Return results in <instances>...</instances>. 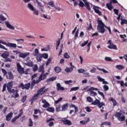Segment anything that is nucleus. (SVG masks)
Instances as JSON below:
<instances>
[{
	"instance_id": "1",
	"label": "nucleus",
	"mask_w": 127,
	"mask_h": 127,
	"mask_svg": "<svg viewBox=\"0 0 127 127\" xmlns=\"http://www.w3.org/2000/svg\"><path fill=\"white\" fill-rule=\"evenodd\" d=\"M97 23L98 25L97 26V29L99 33H102V34H104L105 32L106 31V29L105 28H107L109 31L110 34H112V31L111 30L110 27L107 26L102 20L97 19Z\"/></svg>"
},
{
	"instance_id": "2",
	"label": "nucleus",
	"mask_w": 127,
	"mask_h": 127,
	"mask_svg": "<svg viewBox=\"0 0 127 127\" xmlns=\"http://www.w3.org/2000/svg\"><path fill=\"white\" fill-rule=\"evenodd\" d=\"M12 86H13V82L10 81L7 84V90L10 94L15 93V94H13L11 95V98H14V99H16V98H18L19 97V94H18V90H14V89H11L12 88Z\"/></svg>"
},
{
	"instance_id": "3",
	"label": "nucleus",
	"mask_w": 127,
	"mask_h": 127,
	"mask_svg": "<svg viewBox=\"0 0 127 127\" xmlns=\"http://www.w3.org/2000/svg\"><path fill=\"white\" fill-rule=\"evenodd\" d=\"M1 70L3 76H5L6 79L7 80H12L14 78L12 72L10 71L7 72L4 68H1Z\"/></svg>"
},
{
	"instance_id": "4",
	"label": "nucleus",
	"mask_w": 127,
	"mask_h": 127,
	"mask_svg": "<svg viewBox=\"0 0 127 127\" xmlns=\"http://www.w3.org/2000/svg\"><path fill=\"white\" fill-rule=\"evenodd\" d=\"M123 113H125L124 112L120 110V112H117L116 114H115V116L116 117V118H117V120L119 122H124L126 120V116L123 115Z\"/></svg>"
},
{
	"instance_id": "5",
	"label": "nucleus",
	"mask_w": 127,
	"mask_h": 127,
	"mask_svg": "<svg viewBox=\"0 0 127 127\" xmlns=\"http://www.w3.org/2000/svg\"><path fill=\"white\" fill-rule=\"evenodd\" d=\"M30 86H31V84L30 83H26L25 85L23 84V83L21 82L19 84V88H21L22 90H29V88H30Z\"/></svg>"
},
{
	"instance_id": "6",
	"label": "nucleus",
	"mask_w": 127,
	"mask_h": 127,
	"mask_svg": "<svg viewBox=\"0 0 127 127\" xmlns=\"http://www.w3.org/2000/svg\"><path fill=\"white\" fill-rule=\"evenodd\" d=\"M107 44H109V45L107 46L108 48H109V49H114V50H118L117 45L113 44L112 40H108Z\"/></svg>"
},
{
	"instance_id": "7",
	"label": "nucleus",
	"mask_w": 127,
	"mask_h": 127,
	"mask_svg": "<svg viewBox=\"0 0 127 127\" xmlns=\"http://www.w3.org/2000/svg\"><path fill=\"white\" fill-rule=\"evenodd\" d=\"M0 43L3 44V45H6L7 47H10L12 48H16V44H13L11 43H6L5 42L1 41L0 40Z\"/></svg>"
},
{
	"instance_id": "8",
	"label": "nucleus",
	"mask_w": 127,
	"mask_h": 127,
	"mask_svg": "<svg viewBox=\"0 0 127 127\" xmlns=\"http://www.w3.org/2000/svg\"><path fill=\"white\" fill-rule=\"evenodd\" d=\"M16 67H17V69L21 75H22V74H24V68L21 66V65H20V64L19 63H17L16 64Z\"/></svg>"
},
{
	"instance_id": "9",
	"label": "nucleus",
	"mask_w": 127,
	"mask_h": 127,
	"mask_svg": "<svg viewBox=\"0 0 127 127\" xmlns=\"http://www.w3.org/2000/svg\"><path fill=\"white\" fill-rule=\"evenodd\" d=\"M112 3H118V1L117 0H111L109 3L106 4V6L109 10H112L114 8Z\"/></svg>"
},
{
	"instance_id": "10",
	"label": "nucleus",
	"mask_w": 127,
	"mask_h": 127,
	"mask_svg": "<svg viewBox=\"0 0 127 127\" xmlns=\"http://www.w3.org/2000/svg\"><path fill=\"white\" fill-rule=\"evenodd\" d=\"M36 2L38 5V8L40 9L42 12H44V5L40 1H38V0H36Z\"/></svg>"
},
{
	"instance_id": "11",
	"label": "nucleus",
	"mask_w": 127,
	"mask_h": 127,
	"mask_svg": "<svg viewBox=\"0 0 127 127\" xmlns=\"http://www.w3.org/2000/svg\"><path fill=\"white\" fill-rule=\"evenodd\" d=\"M61 122H62L64 125H67V126H72V123L71 121L68 120L67 118H64L62 119Z\"/></svg>"
},
{
	"instance_id": "12",
	"label": "nucleus",
	"mask_w": 127,
	"mask_h": 127,
	"mask_svg": "<svg viewBox=\"0 0 127 127\" xmlns=\"http://www.w3.org/2000/svg\"><path fill=\"white\" fill-rule=\"evenodd\" d=\"M47 78V76L43 74V71L39 76L38 79H37V83H40L41 81H43L44 80H45V79H46Z\"/></svg>"
},
{
	"instance_id": "13",
	"label": "nucleus",
	"mask_w": 127,
	"mask_h": 127,
	"mask_svg": "<svg viewBox=\"0 0 127 127\" xmlns=\"http://www.w3.org/2000/svg\"><path fill=\"white\" fill-rule=\"evenodd\" d=\"M20 112H21V113L19 114H18L17 116L15 117L11 120V122L12 123V124L15 123V122L16 121V120H17V119H19V118H20V117L22 116V114H23V112H22V109L20 110Z\"/></svg>"
},
{
	"instance_id": "14",
	"label": "nucleus",
	"mask_w": 127,
	"mask_h": 127,
	"mask_svg": "<svg viewBox=\"0 0 127 127\" xmlns=\"http://www.w3.org/2000/svg\"><path fill=\"white\" fill-rule=\"evenodd\" d=\"M99 7L97 6H93V9H94L95 13H97L99 15H102V12L99 10Z\"/></svg>"
},
{
	"instance_id": "15",
	"label": "nucleus",
	"mask_w": 127,
	"mask_h": 127,
	"mask_svg": "<svg viewBox=\"0 0 127 127\" xmlns=\"http://www.w3.org/2000/svg\"><path fill=\"white\" fill-rule=\"evenodd\" d=\"M12 116H13V113L12 112H10L6 116V121L7 122H9L11 120V118H12Z\"/></svg>"
},
{
	"instance_id": "16",
	"label": "nucleus",
	"mask_w": 127,
	"mask_h": 127,
	"mask_svg": "<svg viewBox=\"0 0 127 127\" xmlns=\"http://www.w3.org/2000/svg\"><path fill=\"white\" fill-rule=\"evenodd\" d=\"M68 108H69V103H66L65 104H64L62 106V111L65 112L68 110Z\"/></svg>"
},
{
	"instance_id": "17",
	"label": "nucleus",
	"mask_w": 127,
	"mask_h": 127,
	"mask_svg": "<svg viewBox=\"0 0 127 127\" xmlns=\"http://www.w3.org/2000/svg\"><path fill=\"white\" fill-rule=\"evenodd\" d=\"M8 56H9V52L7 51L4 52V53L1 55V57L3 58V59H5V58H7Z\"/></svg>"
},
{
	"instance_id": "18",
	"label": "nucleus",
	"mask_w": 127,
	"mask_h": 127,
	"mask_svg": "<svg viewBox=\"0 0 127 127\" xmlns=\"http://www.w3.org/2000/svg\"><path fill=\"white\" fill-rule=\"evenodd\" d=\"M36 56V60L37 62H41L42 60V58H43V55H42V54H39Z\"/></svg>"
},
{
	"instance_id": "19",
	"label": "nucleus",
	"mask_w": 127,
	"mask_h": 127,
	"mask_svg": "<svg viewBox=\"0 0 127 127\" xmlns=\"http://www.w3.org/2000/svg\"><path fill=\"white\" fill-rule=\"evenodd\" d=\"M29 54H30V53H20L19 56L20 58H25V57H26L27 56H28Z\"/></svg>"
},
{
	"instance_id": "20",
	"label": "nucleus",
	"mask_w": 127,
	"mask_h": 127,
	"mask_svg": "<svg viewBox=\"0 0 127 127\" xmlns=\"http://www.w3.org/2000/svg\"><path fill=\"white\" fill-rule=\"evenodd\" d=\"M5 24L7 28H9V29H14V26L11 25L10 23L8 21H6L5 22Z\"/></svg>"
},
{
	"instance_id": "21",
	"label": "nucleus",
	"mask_w": 127,
	"mask_h": 127,
	"mask_svg": "<svg viewBox=\"0 0 127 127\" xmlns=\"http://www.w3.org/2000/svg\"><path fill=\"white\" fill-rule=\"evenodd\" d=\"M109 101L112 102L113 103V106L115 107L118 105V102L116 101V99H114L113 97H110L109 98Z\"/></svg>"
},
{
	"instance_id": "22",
	"label": "nucleus",
	"mask_w": 127,
	"mask_h": 127,
	"mask_svg": "<svg viewBox=\"0 0 127 127\" xmlns=\"http://www.w3.org/2000/svg\"><path fill=\"white\" fill-rule=\"evenodd\" d=\"M57 91H60V90L61 91H64L65 88L64 87L61 86V84L59 83L57 84Z\"/></svg>"
},
{
	"instance_id": "23",
	"label": "nucleus",
	"mask_w": 127,
	"mask_h": 127,
	"mask_svg": "<svg viewBox=\"0 0 127 127\" xmlns=\"http://www.w3.org/2000/svg\"><path fill=\"white\" fill-rule=\"evenodd\" d=\"M85 3V6L87 10H91V8L90 7V4L87 2V0H83Z\"/></svg>"
},
{
	"instance_id": "24",
	"label": "nucleus",
	"mask_w": 127,
	"mask_h": 127,
	"mask_svg": "<svg viewBox=\"0 0 127 127\" xmlns=\"http://www.w3.org/2000/svg\"><path fill=\"white\" fill-rule=\"evenodd\" d=\"M97 79L99 82H102L103 84H109V83L108 82H107L105 80V79H104L99 76H97Z\"/></svg>"
},
{
	"instance_id": "25",
	"label": "nucleus",
	"mask_w": 127,
	"mask_h": 127,
	"mask_svg": "<svg viewBox=\"0 0 127 127\" xmlns=\"http://www.w3.org/2000/svg\"><path fill=\"white\" fill-rule=\"evenodd\" d=\"M44 89H45V87H42L41 88H40L37 92V94H38V95H43L44 93H43L44 92Z\"/></svg>"
},
{
	"instance_id": "26",
	"label": "nucleus",
	"mask_w": 127,
	"mask_h": 127,
	"mask_svg": "<svg viewBox=\"0 0 127 127\" xmlns=\"http://www.w3.org/2000/svg\"><path fill=\"white\" fill-rule=\"evenodd\" d=\"M27 7L29 8V9H30V10H31V11H32L34 10V9H35V8H34V7L32 5V4H31L30 3H28Z\"/></svg>"
},
{
	"instance_id": "27",
	"label": "nucleus",
	"mask_w": 127,
	"mask_h": 127,
	"mask_svg": "<svg viewBox=\"0 0 127 127\" xmlns=\"http://www.w3.org/2000/svg\"><path fill=\"white\" fill-rule=\"evenodd\" d=\"M39 97V95L37 93L33 95V96L31 98V100H32V101H36V100L38 99Z\"/></svg>"
},
{
	"instance_id": "28",
	"label": "nucleus",
	"mask_w": 127,
	"mask_h": 127,
	"mask_svg": "<svg viewBox=\"0 0 127 127\" xmlns=\"http://www.w3.org/2000/svg\"><path fill=\"white\" fill-rule=\"evenodd\" d=\"M88 92H90V96L91 97H95V96H97V92H94V91L92 90H87Z\"/></svg>"
},
{
	"instance_id": "29",
	"label": "nucleus",
	"mask_w": 127,
	"mask_h": 127,
	"mask_svg": "<svg viewBox=\"0 0 127 127\" xmlns=\"http://www.w3.org/2000/svg\"><path fill=\"white\" fill-rule=\"evenodd\" d=\"M90 122V119L87 118V120H83L80 122V123L81 124V125H86L88 124Z\"/></svg>"
},
{
	"instance_id": "30",
	"label": "nucleus",
	"mask_w": 127,
	"mask_h": 127,
	"mask_svg": "<svg viewBox=\"0 0 127 127\" xmlns=\"http://www.w3.org/2000/svg\"><path fill=\"white\" fill-rule=\"evenodd\" d=\"M26 66H28V67H32L33 66V63L31 61H29L27 63H25Z\"/></svg>"
},
{
	"instance_id": "31",
	"label": "nucleus",
	"mask_w": 127,
	"mask_h": 127,
	"mask_svg": "<svg viewBox=\"0 0 127 127\" xmlns=\"http://www.w3.org/2000/svg\"><path fill=\"white\" fill-rule=\"evenodd\" d=\"M39 72H44V64H42L41 65H40L39 68Z\"/></svg>"
},
{
	"instance_id": "32",
	"label": "nucleus",
	"mask_w": 127,
	"mask_h": 127,
	"mask_svg": "<svg viewBox=\"0 0 127 127\" xmlns=\"http://www.w3.org/2000/svg\"><path fill=\"white\" fill-rule=\"evenodd\" d=\"M106 125H107L108 126H109L110 127H111V126H112V124L111 123V122L107 121V122H103L101 125V127H103V126H106Z\"/></svg>"
},
{
	"instance_id": "33",
	"label": "nucleus",
	"mask_w": 127,
	"mask_h": 127,
	"mask_svg": "<svg viewBox=\"0 0 127 127\" xmlns=\"http://www.w3.org/2000/svg\"><path fill=\"white\" fill-rule=\"evenodd\" d=\"M47 112H50V113H54L55 112V110L54 109V107H49L46 109Z\"/></svg>"
},
{
	"instance_id": "34",
	"label": "nucleus",
	"mask_w": 127,
	"mask_h": 127,
	"mask_svg": "<svg viewBox=\"0 0 127 127\" xmlns=\"http://www.w3.org/2000/svg\"><path fill=\"white\" fill-rule=\"evenodd\" d=\"M54 70L56 73H60L61 72V67H59V66H56L54 68Z\"/></svg>"
},
{
	"instance_id": "35",
	"label": "nucleus",
	"mask_w": 127,
	"mask_h": 127,
	"mask_svg": "<svg viewBox=\"0 0 127 127\" xmlns=\"http://www.w3.org/2000/svg\"><path fill=\"white\" fill-rule=\"evenodd\" d=\"M99 104H100V100L97 99H96V100H95L92 103V105H93L94 106H96L97 105L98 106Z\"/></svg>"
},
{
	"instance_id": "36",
	"label": "nucleus",
	"mask_w": 127,
	"mask_h": 127,
	"mask_svg": "<svg viewBox=\"0 0 127 127\" xmlns=\"http://www.w3.org/2000/svg\"><path fill=\"white\" fill-rule=\"evenodd\" d=\"M116 68H117V69H118L119 70H124L125 66L119 64L116 66Z\"/></svg>"
},
{
	"instance_id": "37",
	"label": "nucleus",
	"mask_w": 127,
	"mask_h": 127,
	"mask_svg": "<svg viewBox=\"0 0 127 127\" xmlns=\"http://www.w3.org/2000/svg\"><path fill=\"white\" fill-rule=\"evenodd\" d=\"M50 50V46L48 45L44 48L41 49V51H49Z\"/></svg>"
},
{
	"instance_id": "38",
	"label": "nucleus",
	"mask_w": 127,
	"mask_h": 127,
	"mask_svg": "<svg viewBox=\"0 0 127 127\" xmlns=\"http://www.w3.org/2000/svg\"><path fill=\"white\" fill-rule=\"evenodd\" d=\"M65 72H66V73H70L71 72H72V71H73V68L70 67H66L65 70H64Z\"/></svg>"
},
{
	"instance_id": "39",
	"label": "nucleus",
	"mask_w": 127,
	"mask_h": 127,
	"mask_svg": "<svg viewBox=\"0 0 127 127\" xmlns=\"http://www.w3.org/2000/svg\"><path fill=\"white\" fill-rule=\"evenodd\" d=\"M121 25H124V24H127V19H124L123 18H121Z\"/></svg>"
},
{
	"instance_id": "40",
	"label": "nucleus",
	"mask_w": 127,
	"mask_h": 127,
	"mask_svg": "<svg viewBox=\"0 0 127 127\" xmlns=\"http://www.w3.org/2000/svg\"><path fill=\"white\" fill-rule=\"evenodd\" d=\"M97 69L99 71H102V72H103V73H105V74L109 73V71L105 69V68H101L100 67H97Z\"/></svg>"
},
{
	"instance_id": "41",
	"label": "nucleus",
	"mask_w": 127,
	"mask_h": 127,
	"mask_svg": "<svg viewBox=\"0 0 127 127\" xmlns=\"http://www.w3.org/2000/svg\"><path fill=\"white\" fill-rule=\"evenodd\" d=\"M28 126L29 127H33V122H32V119H31V118H30L29 120V124Z\"/></svg>"
},
{
	"instance_id": "42",
	"label": "nucleus",
	"mask_w": 127,
	"mask_h": 127,
	"mask_svg": "<svg viewBox=\"0 0 127 127\" xmlns=\"http://www.w3.org/2000/svg\"><path fill=\"white\" fill-rule=\"evenodd\" d=\"M55 80H56V77H52L48 78L47 80V82L48 83L49 82H52L53 81H55Z\"/></svg>"
},
{
	"instance_id": "43",
	"label": "nucleus",
	"mask_w": 127,
	"mask_h": 127,
	"mask_svg": "<svg viewBox=\"0 0 127 127\" xmlns=\"http://www.w3.org/2000/svg\"><path fill=\"white\" fill-rule=\"evenodd\" d=\"M62 108V106L61 105H59L58 107H56V111L58 113L59 112H61V109Z\"/></svg>"
},
{
	"instance_id": "44",
	"label": "nucleus",
	"mask_w": 127,
	"mask_h": 127,
	"mask_svg": "<svg viewBox=\"0 0 127 127\" xmlns=\"http://www.w3.org/2000/svg\"><path fill=\"white\" fill-rule=\"evenodd\" d=\"M48 4L52 7H55V4L53 2V1H50L48 2Z\"/></svg>"
},
{
	"instance_id": "45",
	"label": "nucleus",
	"mask_w": 127,
	"mask_h": 127,
	"mask_svg": "<svg viewBox=\"0 0 127 127\" xmlns=\"http://www.w3.org/2000/svg\"><path fill=\"white\" fill-rule=\"evenodd\" d=\"M103 106H105V103L104 102H102L101 103V102H99V104L97 106V107L101 109V108H103Z\"/></svg>"
},
{
	"instance_id": "46",
	"label": "nucleus",
	"mask_w": 127,
	"mask_h": 127,
	"mask_svg": "<svg viewBox=\"0 0 127 127\" xmlns=\"http://www.w3.org/2000/svg\"><path fill=\"white\" fill-rule=\"evenodd\" d=\"M88 42H89V40H87L86 41H84L83 43H82L80 45L81 47H84V46H86V45H87Z\"/></svg>"
},
{
	"instance_id": "47",
	"label": "nucleus",
	"mask_w": 127,
	"mask_h": 127,
	"mask_svg": "<svg viewBox=\"0 0 127 127\" xmlns=\"http://www.w3.org/2000/svg\"><path fill=\"white\" fill-rule=\"evenodd\" d=\"M34 52L35 53L33 54V55L34 56H37L38 54H39V51L38 50V49H35Z\"/></svg>"
},
{
	"instance_id": "48",
	"label": "nucleus",
	"mask_w": 127,
	"mask_h": 127,
	"mask_svg": "<svg viewBox=\"0 0 127 127\" xmlns=\"http://www.w3.org/2000/svg\"><path fill=\"white\" fill-rule=\"evenodd\" d=\"M105 61H108V62H113V61H114L113 60H112V58L108 57L105 58Z\"/></svg>"
},
{
	"instance_id": "49",
	"label": "nucleus",
	"mask_w": 127,
	"mask_h": 127,
	"mask_svg": "<svg viewBox=\"0 0 127 127\" xmlns=\"http://www.w3.org/2000/svg\"><path fill=\"white\" fill-rule=\"evenodd\" d=\"M43 108H49V107H50V104H49V103L48 102H46V103H45L43 106H42Z\"/></svg>"
},
{
	"instance_id": "50",
	"label": "nucleus",
	"mask_w": 127,
	"mask_h": 127,
	"mask_svg": "<svg viewBox=\"0 0 127 127\" xmlns=\"http://www.w3.org/2000/svg\"><path fill=\"white\" fill-rule=\"evenodd\" d=\"M0 20L1 21H3L4 20H6V18H5L2 14L0 15Z\"/></svg>"
},
{
	"instance_id": "51",
	"label": "nucleus",
	"mask_w": 127,
	"mask_h": 127,
	"mask_svg": "<svg viewBox=\"0 0 127 127\" xmlns=\"http://www.w3.org/2000/svg\"><path fill=\"white\" fill-rule=\"evenodd\" d=\"M86 100L89 102V103H93V98H92L91 97L88 96L86 98Z\"/></svg>"
},
{
	"instance_id": "52",
	"label": "nucleus",
	"mask_w": 127,
	"mask_h": 127,
	"mask_svg": "<svg viewBox=\"0 0 127 127\" xmlns=\"http://www.w3.org/2000/svg\"><path fill=\"white\" fill-rule=\"evenodd\" d=\"M38 70V66L37 64H35L33 67V72H36Z\"/></svg>"
},
{
	"instance_id": "53",
	"label": "nucleus",
	"mask_w": 127,
	"mask_h": 127,
	"mask_svg": "<svg viewBox=\"0 0 127 127\" xmlns=\"http://www.w3.org/2000/svg\"><path fill=\"white\" fill-rule=\"evenodd\" d=\"M39 82H37V79L35 80V79L33 80L31 82L32 86H35V84H39Z\"/></svg>"
},
{
	"instance_id": "54",
	"label": "nucleus",
	"mask_w": 127,
	"mask_h": 127,
	"mask_svg": "<svg viewBox=\"0 0 127 127\" xmlns=\"http://www.w3.org/2000/svg\"><path fill=\"white\" fill-rule=\"evenodd\" d=\"M88 91H99V89L91 87L88 90Z\"/></svg>"
},
{
	"instance_id": "55",
	"label": "nucleus",
	"mask_w": 127,
	"mask_h": 127,
	"mask_svg": "<svg viewBox=\"0 0 127 127\" xmlns=\"http://www.w3.org/2000/svg\"><path fill=\"white\" fill-rule=\"evenodd\" d=\"M103 89H104V90L105 91H108L109 89V86H108L107 85H104L103 86Z\"/></svg>"
},
{
	"instance_id": "56",
	"label": "nucleus",
	"mask_w": 127,
	"mask_h": 127,
	"mask_svg": "<svg viewBox=\"0 0 127 127\" xmlns=\"http://www.w3.org/2000/svg\"><path fill=\"white\" fill-rule=\"evenodd\" d=\"M79 6H80V7H84V6H85V4H84V2H83V1H79Z\"/></svg>"
},
{
	"instance_id": "57",
	"label": "nucleus",
	"mask_w": 127,
	"mask_h": 127,
	"mask_svg": "<svg viewBox=\"0 0 127 127\" xmlns=\"http://www.w3.org/2000/svg\"><path fill=\"white\" fill-rule=\"evenodd\" d=\"M42 55L44 59H47V58H48V54L44 53L42 54Z\"/></svg>"
},
{
	"instance_id": "58",
	"label": "nucleus",
	"mask_w": 127,
	"mask_h": 127,
	"mask_svg": "<svg viewBox=\"0 0 127 127\" xmlns=\"http://www.w3.org/2000/svg\"><path fill=\"white\" fill-rule=\"evenodd\" d=\"M79 89V87H72L70 90V92H71V91H77V90Z\"/></svg>"
},
{
	"instance_id": "59",
	"label": "nucleus",
	"mask_w": 127,
	"mask_h": 127,
	"mask_svg": "<svg viewBox=\"0 0 127 127\" xmlns=\"http://www.w3.org/2000/svg\"><path fill=\"white\" fill-rule=\"evenodd\" d=\"M64 58H65L66 59H69L70 58V56H69V55H68V53H65L64 54Z\"/></svg>"
},
{
	"instance_id": "60",
	"label": "nucleus",
	"mask_w": 127,
	"mask_h": 127,
	"mask_svg": "<svg viewBox=\"0 0 127 127\" xmlns=\"http://www.w3.org/2000/svg\"><path fill=\"white\" fill-rule=\"evenodd\" d=\"M98 93L99 95H100V96H101V97H103V99H105V95H104V93L100 91H98Z\"/></svg>"
},
{
	"instance_id": "61",
	"label": "nucleus",
	"mask_w": 127,
	"mask_h": 127,
	"mask_svg": "<svg viewBox=\"0 0 127 127\" xmlns=\"http://www.w3.org/2000/svg\"><path fill=\"white\" fill-rule=\"evenodd\" d=\"M51 60H52V59H48L46 63V66H48V65H49V64H50V62H51Z\"/></svg>"
},
{
	"instance_id": "62",
	"label": "nucleus",
	"mask_w": 127,
	"mask_h": 127,
	"mask_svg": "<svg viewBox=\"0 0 127 127\" xmlns=\"http://www.w3.org/2000/svg\"><path fill=\"white\" fill-rule=\"evenodd\" d=\"M92 29H93V26H92V23H90L89 26L87 28V30H88V31H90V30H91Z\"/></svg>"
},
{
	"instance_id": "63",
	"label": "nucleus",
	"mask_w": 127,
	"mask_h": 127,
	"mask_svg": "<svg viewBox=\"0 0 127 127\" xmlns=\"http://www.w3.org/2000/svg\"><path fill=\"white\" fill-rule=\"evenodd\" d=\"M85 72V69H83L82 68H80L78 69V73H83Z\"/></svg>"
},
{
	"instance_id": "64",
	"label": "nucleus",
	"mask_w": 127,
	"mask_h": 127,
	"mask_svg": "<svg viewBox=\"0 0 127 127\" xmlns=\"http://www.w3.org/2000/svg\"><path fill=\"white\" fill-rule=\"evenodd\" d=\"M4 62H11V60H10V58H5V60H4Z\"/></svg>"
}]
</instances>
